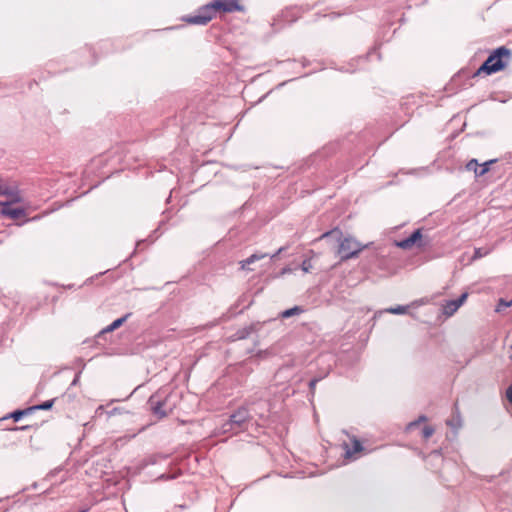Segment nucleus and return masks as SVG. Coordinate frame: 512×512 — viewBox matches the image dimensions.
<instances>
[{"label":"nucleus","instance_id":"obj_1","mask_svg":"<svg viewBox=\"0 0 512 512\" xmlns=\"http://www.w3.org/2000/svg\"><path fill=\"white\" fill-rule=\"evenodd\" d=\"M0 195L7 198L6 201H0L1 215L13 220H18L27 215L25 207H11L12 204L22 202V197L16 187L9 186L0 178Z\"/></svg>","mask_w":512,"mask_h":512},{"label":"nucleus","instance_id":"obj_2","mask_svg":"<svg viewBox=\"0 0 512 512\" xmlns=\"http://www.w3.org/2000/svg\"><path fill=\"white\" fill-rule=\"evenodd\" d=\"M512 57L510 49L502 46L495 49L486 61L478 68L474 73L473 77H477L481 74L491 75L493 73L504 70L509 64Z\"/></svg>","mask_w":512,"mask_h":512},{"label":"nucleus","instance_id":"obj_3","mask_svg":"<svg viewBox=\"0 0 512 512\" xmlns=\"http://www.w3.org/2000/svg\"><path fill=\"white\" fill-rule=\"evenodd\" d=\"M365 248H367V245H364L351 237H346L340 241L337 253L340 256L341 261H346L351 258H356Z\"/></svg>","mask_w":512,"mask_h":512},{"label":"nucleus","instance_id":"obj_4","mask_svg":"<svg viewBox=\"0 0 512 512\" xmlns=\"http://www.w3.org/2000/svg\"><path fill=\"white\" fill-rule=\"evenodd\" d=\"M215 17L216 13L243 12L245 10L241 0H214L207 4Z\"/></svg>","mask_w":512,"mask_h":512},{"label":"nucleus","instance_id":"obj_5","mask_svg":"<svg viewBox=\"0 0 512 512\" xmlns=\"http://www.w3.org/2000/svg\"><path fill=\"white\" fill-rule=\"evenodd\" d=\"M250 420L249 411L246 408H239L231 415L229 421L224 424V431H238Z\"/></svg>","mask_w":512,"mask_h":512},{"label":"nucleus","instance_id":"obj_6","mask_svg":"<svg viewBox=\"0 0 512 512\" xmlns=\"http://www.w3.org/2000/svg\"><path fill=\"white\" fill-rule=\"evenodd\" d=\"M396 245L401 249L408 250L413 247H425L427 245V242L424 241L421 230L417 229L409 237L396 242Z\"/></svg>","mask_w":512,"mask_h":512},{"label":"nucleus","instance_id":"obj_7","mask_svg":"<svg viewBox=\"0 0 512 512\" xmlns=\"http://www.w3.org/2000/svg\"><path fill=\"white\" fill-rule=\"evenodd\" d=\"M213 15L210 11V8L209 6L206 4L204 6H202L198 11H197V14L193 15V16H188L186 17L184 20L188 23V24H192V25H206L208 24L212 19H213Z\"/></svg>","mask_w":512,"mask_h":512},{"label":"nucleus","instance_id":"obj_8","mask_svg":"<svg viewBox=\"0 0 512 512\" xmlns=\"http://www.w3.org/2000/svg\"><path fill=\"white\" fill-rule=\"evenodd\" d=\"M468 293H463L458 299L447 301L443 304V314L447 317L452 316L466 301Z\"/></svg>","mask_w":512,"mask_h":512},{"label":"nucleus","instance_id":"obj_9","mask_svg":"<svg viewBox=\"0 0 512 512\" xmlns=\"http://www.w3.org/2000/svg\"><path fill=\"white\" fill-rule=\"evenodd\" d=\"M343 448L345 450V456L346 458H356V454L363 451V446L361 442L355 438L352 437L350 440V444L344 443Z\"/></svg>","mask_w":512,"mask_h":512},{"label":"nucleus","instance_id":"obj_10","mask_svg":"<svg viewBox=\"0 0 512 512\" xmlns=\"http://www.w3.org/2000/svg\"><path fill=\"white\" fill-rule=\"evenodd\" d=\"M150 403L152 406V411L155 415L159 416L160 418H163L167 415L165 411H163L162 407L164 405L161 401H155L154 397L150 398Z\"/></svg>","mask_w":512,"mask_h":512},{"label":"nucleus","instance_id":"obj_11","mask_svg":"<svg viewBox=\"0 0 512 512\" xmlns=\"http://www.w3.org/2000/svg\"><path fill=\"white\" fill-rule=\"evenodd\" d=\"M266 257V254H252L250 257H248L245 260H242L240 262L241 269H246L248 265L254 263L257 260H261Z\"/></svg>","mask_w":512,"mask_h":512},{"label":"nucleus","instance_id":"obj_12","mask_svg":"<svg viewBox=\"0 0 512 512\" xmlns=\"http://www.w3.org/2000/svg\"><path fill=\"white\" fill-rule=\"evenodd\" d=\"M303 312H304V310L300 306H295L293 308H290V309H287V310L283 311L281 313V317L282 318H289V317H292L294 315H299V314H301Z\"/></svg>","mask_w":512,"mask_h":512},{"label":"nucleus","instance_id":"obj_13","mask_svg":"<svg viewBox=\"0 0 512 512\" xmlns=\"http://www.w3.org/2000/svg\"><path fill=\"white\" fill-rule=\"evenodd\" d=\"M129 317V314L125 315L124 317H121L119 319H116L113 321L104 331L105 332H112L119 328Z\"/></svg>","mask_w":512,"mask_h":512},{"label":"nucleus","instance_id":"obj_14","mask_svg":"<svg viewBox=\"0 0 512 512\" xmlns=\"http://www.w3.org/2000/svg\"><path fill=\"white\" fill-rule=\"evenodd\" d=\"M34 411V408H27V409H24V410H17V411H14L12 414H11V417L15 420V421H18L21 419L22 416H25V415H29L31 414L32 412Z\"/></svg>","mask_w":512,"mask_h":512},{"label":"nucleus","instance_id":"obj_15","mask_svg":"<svg viewBox=\"0 0 512 512\" xmlns=\"http://www.w3.org/2000/svg\"><path fill=\"white\" fill-rule=\"evenodd\" d=\"M427 421V417L422 415V416H419L417 420L409 423L406 427V430L408 432L414 430L415 428H417L421 423H425Z\"/></svg>","mask_w":512,"mask_h":512},{"label":"nucleus","instance_id":"obj_16","mask_svg":"<svg viewBox=\"0 0 512 512\" xmlns=\"http://www.w3.org/2000/svg\"><path fill=\"white\" fill-rule=\"evenodd\" d=\"M435 432V429L430 425H425L421 430V436L424 440H428Z\"/></svg>","mask_w":512,"mask_h":512},{"label":"nucleus","instance_id":"obj_17","mask_svg":"<svg viewBox=\"0 0 512 512\" xmlns=\"http://www.w3.org/2000/svg\"><path fill=\"white\" fill-rule=\"evenodd\" d=\"M494 162H495V160H489V161H486V162H484L483 164H481V165L479 166L480 171H479V172H477V176L479 177V176H483V175H485V174L489 171V169H490V165H491L492 163H494Z\"/></svg>","mask_w":512,"mask_h":512},{"label":"nucleus","instance_id":"obj_18","mask_svg":"<svg viewBox=\"0 0 512 512\" xmlns=\"http://www.w3.org/2000/svg\"><path fill=\"white\" fill-rule=\"evenodd\" d=\"M479 166H480V164L477 162V160L472 159L466 164V169L468 171H473L475 173V175L477 176V172L480 171Z\"/></svg>","mask_w":512,"mask_h":512},{"label":"nucleus","instance_id":"obj_19","mask_svg":"<svg viewBox=\"0 0 512 512\" xmlns=\"http://www.w3.org/2000/svg\"><path fill=\"white\" fill-rule=\"evenodd\" d=\"M489 253H490V249L476 248L472 259L473 260L480 259V258L488 255Z\"/></svg>","mask_w":512,"mask_h":512},{"label":"nucleus","instance_id":"obj_20","mask_svg":"<svg viewBox=\"0 0 512 512\" xmlns=\"http://www.w3.org/2000/svg\"><path fill=\"white\" fill-rule=\"evenodd\" d=\"M53 403H54L53 400H49V401L44 402L43 404L32 406L31 408H34V411L35 410H40V409L41 410H48V409H50L53 406Z\"/></svg>","mask_w":512,"mask_h":512},{"label":"nucleus","instance_id":"obj_21","mask_svg":"<svg viewBox=\"0 0 512 512\" xmlns=\"http://www.w3.org/2000/svg\"><path fill=\"white\" fill-rule=\"evenodd\" d=\"M407 308L404 306H397L395 308H390L388 311L393 314H404Z\"/></svg>","mask_w":512,"mask_h":512},{"label":"nucleus","instance_id":"obj_22","mask_svg":"<svg viewBox=\"0 0 512 512\" xmlns=\"http://www.w3.org/2000/svg\"><path fill=\"white\" fill-rule=\"evenodd\" d=\"M301 268L304 272H309L312 269V263L310 259H306L302 262Z\"/></svg>","mask_w":512,"mask_h":512},{"label":"nucleus","instance_id":"obj_23","mask_svg":"<svg viewBox=\"0 0 512 512\" xmlns=\"http://www.w3.org/2000/svg\"><path fill=\"white\" fill-rule=\"evenodd\" d=\"M512 305V300L510 302H505L503 299L500 300L497 311H501L502 307H510Z\"/></svg>","mask_w":512,"mask_h":512},{"label":"nucleus","instance_id":"obj_24","mask_svg":"<svg viewBox=\"0 0 512 512\" xmlns=\"http://www.w3.org/2000/svg\"><path fill=\"white\" fill-rule=\"evenodd\" d=\"M506 398L509 403L512 405V384L506 390Z\"/></svg>","mask_w":512,"mask_h":512},{"label":"nucleus","instance_id":"obj_25","mask_svg":"<svg viewBox=\"0 0 512 512\" xmlns=\"http://www.w3.org/2000/svg\"><path fill=\"white\" fill-rule=\"evenodd\" d=\"M336 232H337V233H339V234H341V232H340L338 229H334V230H331V231H328V232L323 233V234L320 236V238H319V239H324V238H326V237H328V236H330V235H332V234H334V233H336Z\"/></svg>","mask_w":512,"mask_h":512},{"label":"nucleus","instance_id":"obj_26","mask_svg":"<svg viewBox=\"0 0 512 512\" xmlns=\"http://www.w3.org/2000/svg\"><path fill=\"white\" fill-rule=\"evenodd\" d=\"M316 381H317V380H312V381L310 382V388H311V389H314L315 384H316Z\"/></svg>","mask_w":512,"mask_h":512},{"label":"nucleus","instance_id":"obj_27","mask_svg":"<svg viewBox=\"0 0 512 512\" xmlns=\"http://www.w3.org/2000/svg\"><path fill=\"white\" fill-rule=\"evenodd\" d=\"M284 250V248H280L277 253L275 255H273L272 257H276L277 255H279L282 251Z\"/></svg>","mask_w":512,"mask_h":512}]
</instances>
